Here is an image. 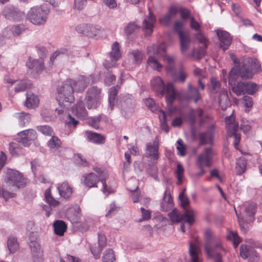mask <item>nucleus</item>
<instances>
[{
    "instance_id": "1",
    "label": "nucleus",
    "mask_w": 262,
    "mask_h": 262,
    "mask_svg": "<svg viewBox=\"0 0 262 262\" xmlns=\"http://www.w3.org/2000/svg\"><path fill=\"white\" fill-rule=\"evenodd\" d=\"M260 64L255 58H246L244 60L242 66L239 69L235 66L233 67L229 74V84L232 91L237 96L245 94V82L235 80L240 76L244 79H251L254 74L260 71Z\"/></svg>"
},
{
    "instance_id": "2",
    "label": "nucleus",
    "mask_w": 262,
    "mask_h": 262,
    "mask_svg": "<svg viewBox=\"0 0 262 262\" xmlns=\"http://www.w3.org/2000/svg\"><path fill=\"white\" fill-rule=\"evenodd\" d=\"M204 248L207 256L213 258L215 262H222V256L217 250H223L225 253L227 250L222 246L221 241L210 229H206L204 232Z\"/></svg>"
},
{
    "instance_id": "3",
    "label": "nucleus",
    "mask_w": 262,
    "mask_h": 262,
    "mask_svg": "<svg viewBox=\"0 0 262 262\" xmlns=\"http://www.w3.org/2000/svg\"><path fill=\"white\" fill-rule=\"evenodd\" d=\"M151 86L154 91L162 95L166 93L168 106H171L177 96L173 84L168 82L165 86L162 79L159 76H156L151 80Z\"/></svg>"
},
{
    "instance_id": "4",
    "label": "nucleus",
    "mask_w": 262,
    "mask_h": 262,
    "mask_svg": "<svg viewBox=\"0 0 262 262\" xmlns=\"http://www.w3.org/2000/svg\"><path fill=\"white\" fill-rule=\"evenodd\" d=\"M49 12L50 9L48 5L45 4L31 8L27 14V18L35 25H43L47 21Z\"/></svg>"
},
{
    "instance_id": "5",
    "label": "nucleus",
    "mask_w": 262,
    "mask_h": 262,
    "mask_svg": "<svg viewBox=\"0 0 262 262\" xmlns=\"http://www.w3.org/2000/svg\"><path fill=\"white\" fill-rule=\"evenodd\" d=\"M68 80L57 89L56 99L60 106H66L74 101V89Z\"/></svg>"
},
{
    "instance_id": "6",
    "label": "nucleus",
    "mask_w": 262,
    "mask_h": 262,
    "mask_svg": "<svg viewBox=\"0 0 262 262\" xmlns=\"http://www.w3.org/2000/svg\"><path fill=\"white\" fill-rule=\"evenodd\" d=\"M5 173L4 182L7 185L6 187H9L10 189L15 190L26 185V180L18 171L7 169Z\"/></svg>"
},
{
    "instance_id": "7",
    "label": "nucleus",
    "mask_w": 262,
    "mask_h": 262,
    "mask_svg": "<svg viewBox=\"0 0 262 262\" xmlns=\"http://www.w3.org/2000/svg\"><path fill=\"white\" fill-rule=\"evenodd\" d=\"M165 50V44L163 42L159 45H153L148 47L147 53L149 55L147 60L148 64L153 69L160 71L162 68V64L158 61L154 55H164L163 53Z\"/></svg>"
},
{
    "instance_id": "8",
    "label": "nucleus",
    "mask_w": 262,
    "mask_h": 262,
    "mask_svg": "<svg viewBox=\"0 0 262 262\" xmlns=\"http://www.w3.org/2000/svg\"><path fill=\"white\" fill-rule=\"evenodd\" d=\"M168 215L173 223L184 221L190 226L194 221L196 212L192 209H185L184 213L182 214L177 209H174Z\"/></svg>"
},
{
    "instance_id": "9",
    "label": "nucleus",
    "mask_w": 262,
    "mask_h": 262,
    "mask_svg": "<svg viewBox=\"0 0 262 262\" xmlns=\"http://www.w3.org/2000/svg\"><path fill=\"white\" fill-rule=\"evenodd\" d=\"M221 83L214 77L210 78V91L213 93H216L220 90L219 102L222 110L225 111L230 105L227 91L225 89H221Z\"/></svg>"
},
{
    "instance_id": "10",
    "label": "nucleus",
    "mask_w": 262,
    "mask_h": 262,
    "mask_svg": "<svg viewBox=\"0 0 262 262\" xmlns=\"http://www.w3.org/2000/svg\"><path fill=\"white\" fill-rule=\"evenodd\" d=\"M243 207L244 208L245 215L247 217H249V220H245L243 216L237 213L235 208H234V210L235 211L236 215L238 219L241 229L244 232H246L247 230L245 222L253 221V216L255 214L256 204L254 203H246L243 205Z\"/></svg>"
},
{
    "instance_id": "11",
    "label": "nucleus",
    "mask_w": 262,
    "mask_h": 262,
    "mask_svg": "<svg viewBox=\"0 0 262 262\" xmlns=\"http://www.w3.org/2000/svg\"><path fill=\"white\" fill-rule=\"evenodd\" d=\"M226 127L229 136L233 137L234 146L236 149L238 148V143L240 141V134L238 133V125L235 121V118L232 114L226 118Z\"/></svg>"
},
{
    "instance_id": "12",
    "label": "nucleus",
    "mask_w": 262,
    "mask_h": 262,
    "mask_svg": "<svg viewBox=\"0 0 262 262\" xmlns=\"http://www.w3.org/2000/svg\"><path fill=\"white\" fill-rule=\"evenodd\" d=\"M214 154V152L211 147L206 148L197 158L196 165L199 168L211 166Z\"/></svg>"
},
{
    "instance_id": "13",
    "label": "nucleus",
    "mask_w": 262,
    "mask_h": 262,
    "mask_svg": "<svg viewBox=\"0 0 262 262\" xmlns=\"http://www.w3.org/2000/svg\"><path fill=\"white\" fill-rule=\"evenodd\" d=\"M26 66L29 69L28 72L34 77H36L45 69L43 60L42 58L37 59L30 58L26 63Z\"/></svg>"
},
{
    "instance_id": "14",
    "label": "nucleus",
    "mask_w": 262,
    "mask_h": 262,
    "mask_svg": "<svg viewBox=\"0 0 262 262\" xmlns=\"http://www.w3.org/2000/svg\"><path fill=\"white\" fill-rule=\"evenodd\" d=\"M76 29L79 33L83 34L90 37L100 36L102 31L100 27L85 24L77 26Z\"/></svg>"
},
{
    "instance_id": "15",
    "label": "nucleus",
    "mask_w": 262,
    "mask_h": 262,
    "mask_svg": "<svg viewBox=\"0 0 262 262\" xmlns=\"http://www.w3.org/2000/svg\"><path fill=\"white\" fill-rule=\"evenodd\" d=\"M121 54L120 51L119 44L117 41L115 42L112 46L110 53V61L105 60L104 66L106 69L115 67L116 61L120 58Z\"/></svg>"
},
{
    "instance_id": "16",
    "label": "nucleus",
    "mask_w": 262,
    "mask_h": 262,
    "mask_svg": "<svg viewBox=\"0 0 262 262\" xmlns=\"http://www.w3.org/2000/svg\"><path fill=\"white\" fill-rule=\"evenodd\" d=\"M2 13L6 18L16 21L20 20L23 16L22 12L12 5L5 6Z\"/></svg>"
},
{
    "instance_id": "17",
    "label": "nucleus",
    "mask_w": 262,
    "mask_h": 262,
    "mask_svg": "<svg viewBox=\"0 0 262 262\" xmlns=\"http://www.w3.org/2000/svg\"><path fill=\"white\" fill-rule=\"evenodd\" d=\"M17 141L21 143L25 146H29L30 142L36 138V132L34 129H27L18 134Z\"/></svg>"
},
{
    "instance_id": "18",
    "label": "nucleus",
    "mask_w": 262,
    "mask_h": 262,
    "mask_svg": "<svg viewBox=\"0 0 262 262\" xmlns=\"http://www.w3.org/2000/svg\"><path fill=\"white\" fill-rule=\"evenodd\" d=\"M159 142L157 137L152 142L147 143L145 152V157L153 160H158L159 158Z\"/></svg>"
},
{
    "instance_id": "19",
    "label": "nucleus",
    "mask_w": 262,
    "mask_h": 262,
    "mask_svg": "<svg viewBox=\"0 0 262 262\" xmlns=\"http://www.w3.org/2000/svg\"><path fill=\"white\" fill-rule=\"evenodd\" d=\"M68 81L71 82L74 90L77 92L84 91L90 81V78L84 76L79 77L77 80L69 79Z\"/></svg>"
},
{
    "instance_id": "20",
    "label": "nucleus",
    "mask_w": 262,
    "mask_h": 262,
    "mask_svg": "<svg viewBox=\"0 0 262 262\" xmlns=\"http://www.w3.org/2000/svg\"><path fill=\"white\" fill-rule=\"evenodd\" d=\"M156 19L154 14L149 8V15L143 21L142 29L146 35H151Z\"/></svg>"
},
{
    "instance_id": "21",
    "label": "nucleus",
    "mask_w": 262,
    "mask_h": 262,
    "mask_svg": "<svg viewBox=\"0 0 262 262\" xmlns=\"http://www.w3.org/2000/svg\"><path fill=\"white\" fill-rule=\"evenodd\" d=\"M30 247L33 262H43V252L38 242L31 241L30 243Z\"/></svg>"
},
{
    "instance_id": "22",
    "label": "nucleus",
    "mask_w": 262,
    "mask_h": 262,
    "mask_svg": "<svg viewBox=\"0 0 262 262\" xmlns=\"http://www.w3.org/2000/svg\"><path fill=\"white\" fill-rule=\"evenodd\" d=\"M216 34L220 40V47L223 50H227L232 41V37L229 33L223 30H217Z\"/></svg>"
},
{
    "instance_id": "23",
    "label": "nucleus",
    "mask_w": 262,
    "mask_h": 262,
    "mask_svg": "<svg viewBox=\"0 0 262 262\" xmlns=\"http://www.w3.org/2000/svg\"><path fill=\"white\" fill-rule=\"evenodd\" d=\"M94 170L97 172L96 175L98 176L100 181H101L102 183V190L103 193L106 195H108L110 193L112 192V189L111 187H107L105 182V180L108 177L107 172L105 171L101 170L98 167H95Z\"/></svg>"
},
{
    "instance_id": "24",
    "label": "nucleus",
    "mask_w": 262,
    "mask_h": 262,
    "mask_svg": "<svg viewBox=\"0 0 262 262\" xmlns=\"http://www.w3.org/2000/svg\"><path fill=\"white\" fill-rule=\"evenodd\" d=\"M57 190L60 197L65 199H69L73 193L72 188L67 181L59 183Z\"/></svg>"
},
{
    "instance_id": "25",
    "label": "nucleus",
    "mask_w": 262,
    "mask_h": 262,
    "mask_svg": "<svg viewBox=\"0 0 262 262\" xmlns=\"http://www.w3.org/2000/svg\"><path fill=\"white\" fill-rule=\"evenodd\" d=\"M214 126L211 124L208 130L200 134L199 137L201 144H212L214 135Z\"/></svg>"
},
{
    "instance_id": "26",
    "label": "nucleus",
    "mask_w": 262,
    "mask_h": 262,
    "mask_svg": "<svg viewBox=\"0 0 262 262\" xmlns=\"http://www.w3.org/2000/svg\"><path fill=\"white\" fill-rule=\"evenodd\" d=\"M201 94L199 90L193 86L191 83H188V91L186 98L188 100H192L195 103L201 99Z\"/></svg>"
},
{
    "instance_id": "27",
    "label": "nucleus",
    "mask_w": 262,
    "mask_h": 262,
    "mask_svg": "<svg viewBox=\"0 0 262 262\" xmlns=\"http://www.w3.org/2000/svg\"><path fill=\"white\" fill-rule=\"evenodd\" d=\"M99 181L98 176L93 172L83 176L81 179L82 183L89 188L97 187V183Z\"/></svg>"
},
{
    "instance_id": "28",
    "label": "nucleus",
    "mask_w": 262,
    "mask_h": 262,
    "mask_svg": "<svg viewBox=\"0 0 262 262\" xmlns=\"http://www.w3.org/2000/svg\"><path fill=\"white\" fill-rule=\"evenodd\" d=\"M88 141L95 144H103L105 141V138L101 134L87 130L85 133Z\"/></svg>"
},
{
    "instance_id": "29",
    "label": "nucleus",
    "mask_w": 262,
    "mask_h": 262,
    "mask_svg": "<svg viewBox=\"0 0 262 262\" xmlns=\"http://www.w3.org/2000/svg\"><path fill=\"white\" fill-rule=\"evenodd\" d=\"M73 113L78 118L82 119H85L88 116V112L82 101H79L77 103L73 108Z\"/></svg>"
},
{
    "instance_id": "30",
    "label": "nucleus",
    "mask_w": 262,
    "mask_h": 262,
    "mask_svg": "<svg viewBox=\"0 0 262 262\" xmlns=\"http://www.w3.org/2000/svg\"><path fill=\"white\" fill-rule=\"evenodd\" d=\"M24 30L25 28L23 25H14L11 28H6L4 33L8 38H11L12 36L19 35Z\"/></svg>"
},
{
    "instance_id": "31",
    "label": "nucleus",
    "mask_w": 262,
    "mask_h": 262,
    "mask_svg": "<svg viewBox=\"0 0 262 262\" xmlns=\"http://www.w3.org/2000/svg\"><path fill=\"white\" fill-rule=\"evenodd\" d=\"M39 100L38 97L32 93H27L25 105L28 108H35L38 106Z\"/></svg>"
},
{
    "instance_id": "32",
    "label": "nucleus",
    "mask_w": 262,
    "mask_h": 262,
    "mask_svg": "<svg viewBox=\"0 0 262 262\" xmlns=\"http://www.w3.org/2000/svg\"><path fill=\"white\" fill-rule=\"evenodd\" d=\"M173 202L170 194L167 191H165L161 203V210L163 211H167L173 206Z\"/></svg>"
},
{
    "instance_id": "33",
    "label": "nucleus",
    "mask_w": 262,
    "mask_h": 262,
    "mask_svg": "<svg viewBox=\"0 0 262 262\" xmlns=\"http://www.w3.org/2000/svg\"><path fill=\"white\" fill-rule=\"evenodd\" d=\"M179 38L181 51L183 54H184L190 47L191 39L189 33L179 36Z\"/></svg>"
},
{
    "instance_id": "34",
    "label": "nucleus",
    "mask_w": 262,
    "mask_h": 262,
    "mask_svg": "<svg viewBox=\"0 0 262 262\" xmlns=\"http://www.w3.org/2000/svg\"><path fill=\"white\" fill-rule=\"evenodd\" d=\"M128 57L133 63L139 64L143 59V54L138 50H132L129 52Z\"/></svg>"
},
{
    "instance_id": "35",
    "label": "nucleus",
    "mask_w": 262,
    "mask_h": 262,
    "mask_svg": "<svg viewBox=\"0 0 262 262\" xmlns=\"http://www.w3.org/2000/svg\"><path fill=\"white\" fill-rule=\"evenodd\" d=\"M189 253L192 262H202L199 257L200 250L196 245L190 243Z\"/></svg>"
},
{
    "instance_id": "36",
    "label": "nucleus",
    "mask_w": 262,
    "mask_h": 262,
    "mask_svg": "<svg viewBox=\"0 0 262 262\" xmlns=\"http://www.w3.org/2000/svg\"><path fill=\"white\" fill-rule=\"evenodd\" d=\"M14 116L18 119L19 125L21 127L28 124L31 120L30 115L24 112L15 113Z\"/></svg>"
},
{
    "instance_id": "37",
    "label": "nucleus",
    "mask_w": 262,
    "mask_h": 262,
    "mask_svg": "<svg viewBox=\"0 0 262 262\" xmlns=\"http://www.w3.org/2000/svg\"><path fill=\"white\" fill-rule=\"evenodd\" d=\"M14 90L16 93L24 91L28 89L31 84L30 81L28 79L16 80Z\"/></svg>"
},
{
    "instance_id": "38",
    "label": "nucleus",
    "mask_w": 262,
    "mask_h": 262,
    "mask_svg": "<svg viewBox=\"0 0 262 262\" xmlns=\"http://www.w3.org/2000/svg\"><path fill=\"white\" fill-rule=\"evenodd\" d=\"M259 88V85L253 82H245V94L254 95L258 91Z\"/></svg>"
},
{
    "instance_id": "39",
    "label": "nucleus",
    "mask_w": 262,
    "mask_h": 262,
    "mask_svg": "<svg viewBox=\"0 0 262 262\" xmlns=\"http://www.w3.org/2000/svg\"><path fill=\"white\" fill-rule=\"evenodd\" d=\"M55 234L58 235H62L67 229V225L63 221H56L54 224Z\"/></svg>"
},
{
    "instance_id": "40",
    "label": "nucleus",
    "mask_w": 262,
    "mask_h": 262,
    "mask_svg": "<svg viewBox=\"0 0 262 262\" xmlns=\"http://www.w3.org/2000/svg\"><path fill=\"white\" fill-rule=\"evenodd\" d=\"M61 142L60 139L56 136H53L48 142V146L53 152H56L60 147Z\"/></svg>"
},
{
    "instance_id": "41",
    "label": "nucleus",
    "mask_w": 262,
    "mask_h": 262,
    "mask_svg": "<svg viewBox=\"0 0 262 262\" xmlns=\"http://www.w3.org/2000/svg\"><path fill=\"white\" fill-rule=\"evenodd\" d=\"M89 96H91V98H96V99L101 101V90L96 86L89 89L85 97L89 98Z\"/></svg>"
},
{
    "instance_id": "42",
    "label": "nucleus",
    "mask_w": 262,
    "mask_h": 262,
    "mask_svg": "<svg viewBox=\"0 0 262 262\" xmlns=\"http://www.w3.org/2000/svg\"><path fill=\"white\" fill-rule=\"evenodd\" d=\"M166 51V50H165ZM164 55H161L164 58V60L167 62V71L168 73H172L174 71V59L173 58L169 55H168L166 54V52H164L163 53Z\"/></svg>"
},
{
    "instance_id": "43",
    "label": "nucleus",
    "mask_w": 262,
    "mask_h": 262,
    "mask_svg": "<svg viewBox=\"0 0 262 262\" xmlns=\"http://www.w3.org/2000/svg\"><path fill=\"white\" fill-rule=\"evenodd\" d=\"M116 260L115 254L112 249H106L102 257V262H114Z\"/></svg>"
},
{
    "instance_id": "44",
    "label": "nucleus",
    "mask_w": 262,
    "mask_h": 262,
    "mask_svg": "<svg viewBox=\"0 0 262 262\" xmlns=\"http://www.w3.org/2000/svg\"><path fill=\"white\" fill-rule=\"evenodd\" d=\"M167 114L163 110L159 111V117L161 123V126L166 133L169 131V127L167 124Z\"/></svg>"
},
{
    "instance_id": "45",
    "label": "nucleus",
    "mask_w": 262,
    "mask_h": 262,
    "mask_svg": "<svg viewBox=\"0 0 262 262\" xmlns=\"http://www.w3.org/2000/svg\"><path fill=\"white\" fill-rule=\"evenodd\" d=\"M7 247L10 253L15 252L19 248L17 239L14 237H9L7 241Z\"/></svg>"
},
{
    "instance_id": "46",
    "label": "nucleus",
    "mask_w": 262,
    "mask_h": 262,
    "mask_svg": "<svg viewBox=\"0 0 262 262\" xmlns=\"http://www.w3.org/2000/svg\"><path fill=\"white\" fill-rule=\"evenodd\" d=\"M254 251V249L250 246L242 245L240 247V254L244 259L248 257Z\"/></svg>"
},
{
    "instance_id": "47",
    "label": "nucleus",
    "mask_w": 262,
    "mask_h": 262,
    "mask_svg": "<svg viewBox=\"0 0 262 262\" xmlns=\"http://www.w3.org/2000/svg\"><path fill=\"white\" fill-rule=\"evenodd\" d=\"M117 88L119 89V87L118 86H117L116 87H113L111 88L110 90L108 101L110 103L109 107L111 110H113V107L115 104L116 96L117 94Z\"/></svg>"
},
{
    "instance_id": "48",
    "label": "nucleus",
    "mask_w": 262,
    "mask_h": 262,
    "mask_svg": "<svg viewBox=\"0 0 262 262\" xmlns=\"http://www.w3.org/2000/svg\"><path fill=\"white\" fill-rule=\"evenodd\" d=\"M9 151L10 154L14 157L18 156L22 152L21 148L19 144L16 142L10 143Z\"/></svg>"
},
{
    "instance_id": "49",
    "label": "nucleus",
    "mask_w": 262,
    "mask_h": 262,
    "mask_svg": "<svg viewBox=\"0 0 262 262\" xmlns=\"http://www.w3.org/2000/svg\"><path fill=\"white\" fill-rule=\"evenodd\" d=\"M184 20H177L176 21L173 26L174 30L177 32L179 35V36L185 35L188 33V32L184 31L182 30V28L184 25Z\"/></svg>"
},
{
    "instance_id": "50",
    "label": "nucleus",
    "mask_w": 262,
    "mask_h": 262,
    "mask_svg": "<svg viewBox=\"0 0 262 262\" xmlns=\"http://www.w3.org/2000/svg\"><path fill=\"white\" fill-rule=\"evenodd\" d=\"M45 196L47 202L50 205L55 207L59 204V202L51 196V190L50 189H47L46 190L45 192Z\"/></svg>"
},
{
    "instance_id": "51",
    "label": "nucleus",
    "mask_w": 262,
    "mask_h": 262,
    "mask_svg": "<svg viewBox=\"0 0 262 262\" xmlns=\"http://www.w3.org/2000/svg\"><path fill=\"white\" fill-rule=\"evenodd\" d=\"M85 101L89 109L96 108L100 103V100H98L96 98H91V96H89V98L85 97Z\"/></svg>"
},
{
    "instance_id": "52",
    "label": "nucleus",
    "mask_w": 262,
    "mask_h": 262,
    "mask_svg": "<svg viewBox=\"0 0 262 262\" xmlns=\"http://www.w3.org/2000/svg\"><path fill=\"white\" fill-rule=\"evenodd\" d=\"M170 76H171L172 78L173 79L174 81L176 82H184L187 77V75L185 72H184L183 71H180L179 73V75L178 76L174 75V71L172 73H169Z\"/></svg>"
},
{
    "instance_id": "53",
    "label": "nucleus",
    "mask_w": 262,
    "mask_h": 262,
    "mask_svg": "<svg viewBox=\"0 0 262 262\" xmlns=\"http://www.w3.org/2000/svg\"><path fill=\"white\" fill-rule=\"evenodd\" d=\"M139 27L138 24L136 22L130 23L124 29L125 33L130 35L135 32Z\"/></svg>"
},
{
    "instance_id": "54",
    "label": "nucleus",
    "mask_w": 262,
    "mask_h": 262,
    "mask_svg": "<svg viewBox=\"0 0 262 262\" xmlns=\"http://www.w3.org/2000/svg\"><path fill=\"white\" fill-rule=\"evenodd\" d=\"M227 238L233 242V245L235 247L241 242L240 238L238 236L236 232H229L227 235Z\"/></svg>"
},
{
    "instance_id": "55",
    "label": "nucleus",
    "mask_w": 262,
    "mask_h": 262,
    "mask_svg": "<svg viewBox=\"0 0 262 262\" xmlns=\"http://www.w3.org/2000/svg\"><path fill=\"white\" fill-rule=\"evenodd\" d=\"M37 130L46 136H52L53 131L49 125H40L37 127Z\"/></svg>"
},
{
    "instance_id": "56",
    "label": "nucleus",
    "mask_w": 262,
    "mask_h": 262,
    "mask_svg": "<svg viewBox=\"0 0 262 262\" xmlns=\"http://www.w3.org/2000/svg\"><path fill=\"white\" fill-rule=\"evenodd\" d=\"M194 37L200 43L204 45V48H207L208 46V41L201 31L194 34Z\"/></svg>"
},
{
    "instance_id": "57",
    "label": "nucleus",
    "mask_w": 262,
    "mask_h": 262,
    "mask_svg": "<svg viewBox=\"0 0 262 262\" xmlns=\"http://www.w3.org/2000/svg\"><path fill=\"white\" fill-rule=\"evenodd\" d=\"M176 172L177 178V184L180 185L182 183L184 172V168L180 163L177 164Z\"/></svg>"
},
{
    "instance_id": "58",
    "label": "nucleus",
    "mask_w": 262,
    "mask_h": 262,
    "mask_svg": "<svg viewBox=\"0 0 262 262\" xmlns=\"http://www.w3.org/2000/svg\"><path fill=\"white\" fill-rule=\"evenodd\" d=\"M41 116L45 121H50L53 118V115L51 111L48 108H43L41 111Z\"/></svg>"
},
{
    "instance_id": "59",
    "label": "nucleus",
    "mask_w": 262,
    "mask_h": 262,
    "mask_svg": "<svg viewBox=\"0 0 262 262\" xmlns=\"http://www.w3.org/2000/svg\"><path fill=\"white\" fill-rule=\"evenodd\" d=\"M205 54V49L204 48H201L198 50L193 49L192 51L191 56L193 58L200 59L204 56Z\"/></svg>"
},
{
    "instance_id": "60",
    "label": "nucleus",
    "mask_w": 262,
    "mask_h": 262,
    "mask_svg": "<svg viewBox=\"0 0 262 262\" xmlns=\"http://www.w3.org/2000/svg\"><path fill=\"white\" fill-rule=\"evenodd\" d=\"M15 196V193L10 192L0 187V198L2 197L6 201L10 198H14Z\"/></svg>"
},
{
    "instance_id": "61",
    "label": "nucleus",
    "mask_w": 262,
    "mask_h": 262,
    "mask_svg": "<svg viewBox=\"0 0 262 262\" xmlns=\"http://www.w3.org/2000/svg\"><path fill=\"white\" fill-rule=\"evenodd\" d=\"M179 198L181 201V205L184 209H190V208H187L188 205L189 204V201L185 194H184L183 193H181L179 194Z\"/></svg>"
},
{
    "instance_id": "62",
    "label": "nucleus",
    "mask_w": 262,
    "mask_h": 262,
    "mask_svg": "<svg viewBox=\"0 0 262 262\" xmlns=\"http://www.w3.org/2000/svg\"><path fill=\"white\" fill-rule=\"evenodd\" d=\"M147 172L155 180L158 178V168L155 165L149 166L147 170Z\"/></svg>"
},
{
    "instance_id": "63",
    "label": "nucleus",
    "mask_w": 262,
    "mask_h": 262,
    "mask_svg": "<svg viewBox=\"0 0 262 262\" xmlns=\"http://www.w3.org/2000/svg\"><path fill=\"white\" fill-rule=\"evenodd\" d=\"M190 27L196 32L201 31V26L200 24L195 20L193 17L190 18Z\"/></svg>"
},
{
    "instance_id": "64",
    "label": "nucleus",
    "mask_w": 262,
    "mask_h": 262,
    "mask_svg": "<svg viewBox=\"0 0 262 262\" xmlns=\"http://www.w3.org/2000/svg\"><path fill=\"white\" fill-rule=\"evenodd\" d=\"M243 104L244 106L248 108H250L253 104V99L252 97L248 95H245L243 97Z\"/></svg>"
}]
</instances>
